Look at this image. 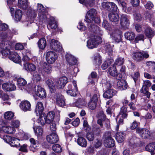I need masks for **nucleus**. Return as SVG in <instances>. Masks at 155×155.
<instances>
[{
	"label": "nucleus",
	"instance_id": "nucleus-1",
	"mask_svg": "<svg viewBox=\"0 0 155 155\" xmlns=\"http://www.w3.org/2000/svg\"><path fill=\"white\" fill-rule=\"evenodd\" d=\"M96 14L97 12L95 9H90L87 12L84 21L89 23H91L93 21L96 23H99L100 20L98 18L95 17Z\"/></svg>",
	"mask_w": 155,
	"mask_h": 155
},
{
	"label": "nucleus",
	"instance_id": "nucleus-2",
	"mask_svg": "<svg viewBox=\"0 0 155 155\" xmlns=\"http://www.w3.org/2000/svg\"><path fill=\"white\" fill-rule=\"evenodd\" d=\"M101 41V39L100 37L92 36L87 42V46L89 49L96 48Z\"/></svg>",
	"mask_w": 155,
	"mask_h": 155
},
{
	"label": "nucleus",
	"instance_id": "nucleus-3",
	"mask_svg": "<svg viewBox=\"0 0 155 155\" xmlns=\"http://www.w3.org/2000/svg\"><path fill=\"white\" fill-rule=\"evenodd\" d=\"M104 144L106 147H114L115 145V141L111 137V133L107 132L104 134Z\"/></svg>",
	"mask_w": 155,
	"mask_h": 155
},
{
	"label": "nucleus",
	"instance_id": "nucleus-4",
	"mask_svg": "<svg viewBox=\"0 0 155 155\" xmlns=\"http://www.w3.org/2000/svg\"><path fill=\"white\" fill-rule=\"evenodd\" d=\"M57 54L54 51H50L47 52L45 57L47 62L49 64L54 63L58 58Z\"/></svg>",
	"mask_w": 155,
	"mask_h": 155
},
{
	"label": "nucleus",
	"instance_id": "nucleus-5",
	"mask_svg": "<svg viewBox=\"0 0 155 155\" xmlns=\"http://www.w3.org/2000/svg\"><path fill=\"white\" fill-rule=\"evenodd\" d=\"M149 55L146 52L137 51L134 53L133 58L135 61H140L143 60L144 58H147L149 57Z\"/></svg>",
	"mask_w": 155,
	"mask_h": 155
},
{
	"label": "nucleus",
	"instance_id": "nucleus-6",
	"mask_svg": "<svg viewBox=\"0 0 155 155\" xmlns=\"http://www.w3.org/2000/svg\"><path fill=\"white\" fill-rule=\"evenodd\" d=\"M5 44L2 43L0 44V48L2 49L1 53L3 57H8L12 52L10 50L11 47L8 44H7V43Z\"/></svg>",
	"mask_w": 155,
	"mask_h": 155
},
{
	"label": "nucleus",
	"instance_id": "nucleus-7",
	"mask_svg": "<svg viewBox=\"0 0 155 155\" xmlns=\"http://www.w3.org/2000/svg\"><path fill=\"white\" fill-rule=\"evenodd\" d=\"M67 82V78L65 76L62 77L55 81V85L58 89H61L64 87Z\"/></svg>",
	"mask_w": 155,
	"mask_h": 155
},
{
	"label": "nucleus",
	"instance_id": "nucleus-8",
	"mask_svg": "<svg viewBox=\"0 0 155 155\" xmlns=\"http://www.w3.org/2000/svg\"><path fill=\"white\" fill-rule=\"evenodd\" d=\"M6 142L8 143L11 147H18L20 145L19 143V140L16 138L10 136H6V138H5Z\"/></svg>",
	"mask_w": 155,
	"mask_h": 155
},
{
	"label": "nucleus",
	"instance_id": "nucleus-9",
	"mask_svg": "<svg viewBox=\"0 0 155 155\" xmlns=\"http://www.w3.org/2000/svg\"><path fill=\"white\" fill-rule=\"evenodd\" d=\"M72 83L74 86L73 88H72L71 84H69L68 86V89L67 90V92L68 94L70 95L71 96H75L76 95V92L78 91V88L76 81H73Z\"/></svg>",
	"mask_w": 155,
	"mask_h": 155
},
{
	"label": "nucleus",
	"instance_id": "nucleus-10",
	"mask_svg": "<svg viewBox=\"0 0 155 155\" xmlns=\"http://www.w3.org/2000/svg\"><path fill=\"white\" fill-rule=\"evenodd\" d=\"M136 132L143 138H148L150 136V132L147 129L138 128Z\"/></svg>",
	"mask_w": 155,
	"mask_h": 155
},
{
	"label": "nucleus",
	"instance_id": "nucleus-11",
	"mask_svg": "<svg viewBox=\"0 0 155 155\" xmlns=\"http://www.w3.org/2000/svg\"><path fill=\"white\" fill-rule=\"evenodd\" d=\"M35 90L36 94L40 97L44 98L46 97L47 94L45 91L41 86H36L35 87Z\"/></svg>",
	"mask_w": 155,
	"mask_h": 155
},
{
	"label": "nucleus",
	"instance_id": "nucleus-12",
	"mask_svg": "<svg viewBox=\"0 0 155 155\" xmlns=\"http://www.w3.org/2000/svg\"><path fill=\"white\" fill-rule=\"evenodd\" d=\"M50 48L57 51H59L62 49V47L60 45V43L54 39L51 40L50 44Z\"/></svg>",
	"mask_w": 155,
	"mask_h": 155
},
{
	"label": "nucleus",
	"instance_id": "nucleus-13",
	"mask_svg": "<svg viewBox=\"0 0 155 155\" xmlns=\"http://www.w3.org/2000/svg\"><path fill=\"white\" fill-rule=\"evenodd\" d=\"M120 24L121 27L127 28L130 24L129 18L127 15L122 14L121 16Z\"/></svg>",
	"mask_w": 155,
	"mask_h": 155
},
{
	"label": "nucleus",
	"instance_id": "nucleus-14",
	"mask_svg": "<svg viewBox=\"0 0 155 155\" xmlns=\"http://www.w3.org/2000/svg\"><path fill=\"white\" fill-rule=\"evenodd\" d=\"M46 139L49 143L53 144L57 142L59 138L57 134L53 132L47 136Z\"/></svg>",
	"mask_w": 155,
	"mask_h": 155
},
{
	"label": "nucleus",
	"instance_id": "nucleus-15",
	"mask_svg": "<svg viewBox=\"0 0 155 155\" xmlns=\"http://www.w3.org/2000/svg\"><path fill=\"white\" fill-rule=\"evenodd\" d=\"M108 72L109 74L112 76H116V79L119 80L121 79V77L120 74H118L116 68L114 65L110 67L108 69Z\"/></svg>",
	"mask_w": 155,
	"mask_h": 155
},
{
	"label": "nucleus",
	"instance_id": "nucleus-16",
	"mask_svg": "<svg viewBox=\"0 0 155 155\" xmlns=\"http://www.w3.org/2000/svg\"><path fill=\"white\" fill-rule=\"evenodd\" d=\"M8 58L10 60L17 63H20L21 61L20 57L14 51H12L11 54L9 55Z\"/></svg>",
	"mask_w": 155,
	"mask_h": 155
},
{
	"label": "nucleus",
	"instance_id": "nucleus-17",
	"mask_svg": "<svg viewBox=\"0 0 155 155\" xmlns=\"http://www.w3.org/2000/svg\"><path fill=\"white\" fill-rule=\"evenodd\" d=\"M91 27L92 31L96 35H94V36H97L100 37L99 35L103 34V31L99 27L93 24H91Z\"/></svg>",
	"mask_w": 155,
	"mask_h": 155
},
{
	"label": "nucleus",
	"instance_id": "nucleus-18",
	"mask_svg": "<svg viewBox=\"0 0 155 155\" xmlns=\"http://www.w3.org/2000/svg\"><path fill=\"white\" fill-rule=\"evenodd\" d=\"M13 33L10 30L2 32L0 34V37L3 39H11L13 35Z\"/></svg>",
	"mask_w": 155,
	"mask_h": 155
},
{
	"label": "nucleus",
	"instance_id": "nucleus-19",
	"mask_svg": "<svg viewBox=\"0 0 155 155\" xmlns=\"http://www.w3.org/2000/svg\"><path fill=\"white\" fill-rule=\"evenodd\" d=\"M2 89L5 91H12L16 89L15 86L11 83H5L2 84Z\"/></svg>",
	"mask_w": 155,
	"mask_h": 155
},
{
	"label": "nucleus",
	"instance_id": "nucleus-20",
	"mask_svg": "<svg viewBox=\"0 0 155 155\" xmlns=\"http://www.w3.org/2000/svg\"><path fill=\"white\" fill-rule=\"evenodd\" d=\"M20 106L23 110L26 111L30 110L31 105L28 101L25 100L21 102Z\"/></svg>",
	"mask_w": 155,
	"mask_h": 155
},
{
	"label": "nucleus",
	"instance_id": "nucleus-21",
	"mask_svg": "<svg viewBox=\"0 0 155 155\" xmlns=\"http://www.w3.org/2000/svg\"><path fill=\"white\" fill-rule=\"evenodd\" d=\"M117 87L120 90H123L127 88V85L125 81L120 79L117 82Z\"/></svg>",
	"mask_w": 155,
	"mask_h": 155
},
{
	"label": "nucleus",
	"instance_id": "nucleus-22",
	"mask_svg": "<svg viewBox=\"0 0 155 155\" xmlns=\"http://www.w3.org/2000/svg\"><path fill=\"white\" fill-rule=\"evenodd\" d=\"M1 129L4 132L8 134H13L15 131V129L13 127L6 125L2 126V127H0V131Z\"/></svg>",
	"mask_w": 155,
	"mask_h": 155
},
{
	"label": "nucleus",
	"instance_id": "nucleus-23",
	"mask_svg": "<svg viewBox=\"0 0 155 155\" xmlns=\"http://www.w3.org/2000/svg\"><path fill=\"white\" fill-rule=\"evenodd\" d=\"M66 58L67 61L69 65H73L76 64L77 62L76 59L71 54H66Z\"/></svg>",
	"mask_w": 155,
	"mask_h": 155
},
{
	"label": "nucleus",
	"instance_id": "nucleus-24",
	"mask_svg": "<svg viewBox=\"0 0 155 155\" xmlns=\"http://www.w3.org/2000/svg\"><path fill=\"white\" fill-rule=\"evenodd\" d=\"M55 98L57 104L58 106L62 107L65 105V102L63 96L60 94H56Z\"/></svg>",
	"mask_w": 155,
	"mask_h": 155
},
{
	"label": "nucleus",
	"instance_id": "nucleus-25",
	"mask_svg": "<svg viewBox=\"0 0 155 155\" xmlns=\"http://www.w3.org/2000/svg\"><path fill=\"white\" fill-rule=\"evenodd\" d=\"M108 17L110 21L115 24H117L119 19V17L117 13H110L109 14Z\"/></svg>",
	"mask_w": 155,
	"mask_h": 155
},
{
	"label": "nucleus",
	"instance_id": "nucleus-26",
	"mask_svg": "<svg viewBox=\"0 0 155 155\" xmlns=\"http://www.w3.org/2000/svg\"><path fill=\"white\" fill-rule=\"evenodd\" d=\"M116 92V91L113 89H108L104 93L103 96L104 98H110L115 95Z\"/></svg>",
	"mask_w": 155,
	"mask_h": 155
},
{
	"label": "nucleus",
	"instance_id": "nucleus-27",
	"mask_svg": "<svg viewBox=\"0 0 155 155\" xmlns=\"http://www.w3.org/2000/svg\"><path fill=\"white\" fill-rule=\"evenodd\" d=\"M146 36L148 38H151L154 35V31L150 27L147 26L144 30V32Z\"/></svg>",
	"mask_w": 155,
	"mask_h": 155
},
{
	"label": "nucleus",
	"instance_id": "nucleus-28",
	"mask_svg": "<svg viewBox=\"0 0 155 155\" xmlns=\"http://www.w3.org/2000/svg\"><path fill=\"white\" fill-rule=\"evenodd\" d=\"M44 107L43 104L41 102H38L36 105L35 111L38 115V114L40 115L42 113Z\"/></svg>",
	"mask_w": 155,
	"mask_h": 155
},
{
	"label": "nucleus",
	"instance_id": "nucleus-29",
	"mask_svg": "<svg viewBox=\"0 0 155 155\" xmlns=\"http://www.w3.org/2000/svg\"><path fill=\"white\" fill-rule=\"evenodd\" d=\"M37 9L39 13L38 15L40 16V18L42 19L43 18H44V12L45 10V8L42 4H38Z\"/></svg>",
	"mask_w": 155,
	"mask_h": 155
},
{
	"label": "nucleus",
	"instance_id": "nucleus-30",
	"mask_svg": "<svg viewBox=\"0 0 155 155\" xmlns=\"http://www.w3.org/2000/svg\"><path fill=\"white\" fill-rule=\"evenodd\" d=\"M155 149V142L150 143L147 144L145 147L146 150L150 152L152 155L154 153Z\"/></svg>",
	"mask_w": 155,
	"mask_h": 155
},
{
	"label": "nucleus",
	"instance_id": "nucleus-31",
	"mask_svg": "<svg viewBox=\"0 0 155 155\" xmlns=\"http://www.w3.org/2000/svg\"><path fill=\"white\" fill-rule=\"evenodd\" d=\"M125 135V134L124 132H117L116 134V139L118 142L121 143L124 141Z\"/></svg>",
	"mask_w": 155,
	"mask_h": 155
},
{
	"label": "nucleus",
	"instance_id": "nucleus-32",
	"mask_svg": "<svg viewBox=\"0 0 155 155\" xmlns=\"http://www.w3.org/2000/svg\"><path fill=\"white\" fill-rule=\"evenodd\" d=\"M39 119L37 120V122L39 125L43 126L46 123L47 124V120L45 117L44 113L40 115Z\"/></svg>",
	"mask_w": 155,
	"mask_h": 155
},
{
	"label": "nucleus",
	"instance_id": "nucleus-33",
	"mask_svg": "<svg viewBox=\"0 0 155 155\" xmlns=\"http://www.w3.org/2000/svg\"><path fill=\"white\" fill-rule=\"evenodd\" d=\"M55 114L54 112L51 111L48 113L47 115L45 116L47 120V124H50L52 122L54 117Z\"/></svg>",
	"mask_w": 155,
	"mask_h": 155
},
{
	"label": "nucleus",
	"instance_id": "nucleus-34",
	"mask_svg": "<svg viewBox=\"0 0 155 155\" xmlns=\"http://www.w3.org/2000/svg\"><path fill=\"white\" fill-rule=\"evenodd\" d=\"M48 29L51 28L53 29H55L57 27V25L56 21L54 18H51L50 21L49 22L47 26Z\"/></svg>",
	"mask_w": 155,
	"mask_h": 155
},
{
	"label": "nucleus",
	"instance_id": "nucleus-35",
	"mask_svg": "<svg viewBox=\"0 0 155 155\" xmlns=\"http://www.w3.org/2000/svg\"><path fill=\"white\" fill-rule=\"evenodd\" d=\"M24 67L26 70L27 71H32L36 69V67L35 65L31 63H25L24 64Z\"/></svg>",
	"mask_w": 155,
	"mask_h": 155
},
{
	"label": "nucleus",
	"instance_id": "nucleus-36",
	"mask_svg": "<svg viewBox=\"0 0 155 155\" xmlns=\"http://www.w3.org/2000/svg\"><path fill=\"white\" fill-rule=\"evenodd\" d=\"M46 83L51 92L55 91V85L53 82L50 79H48L46 81Z\"/></svg>",
	"mask_w": 155,
	"mask_h": 155
},
{
	"label": "nucleus",
	"instance_id": "nucleus-37",
	"mask_svg": "<svg viewBox=\"0 0 155 155\" xmlns=\"http://www.w3.org/2000/svg\"><path fill=\"white\" fill-rule=\"evenodd\" d=\"M18 6L22 9H26L28 6L27 0H18Z\"/></svg>",
	"mask_w": 155,
	"mask_h": 155
},
{
	"label": "nucleus",
	"instance_id": "nucleus-38",
	"mask_svg": "<svg viewBox=\"0 0 155 155\" xmlns=\"http://www.w3.org/2000/svg\"><path fill=\"white\" fill-rule=\"evenodd\" d=\"M79 2L82 4H84L87 7L89 6L92 7L94 5V0H79Z\"/></svg>",
	"mask_w": 155,
	"mask_h": 155
},
{
	"label": "nucleus",
	"instance_id": "nucleus-39",
	"mask_svg": "<svg viewBox=\"0 0 155 155\" xmlns=\"http://www.w3.org/2000/svg\"><path fill=\"white\" fill-rule=\"evenodd\" d=\"M22 16V11L20 9L17 10L15 12V19L16 21H19Z\"/></svg>",
	"mask_w": 155,
	"mask_h": 155
},
{
	"label": "nucleus",
	"instance_id": "nucleus-40",
	"mask_svg": "<svg viewBox=\"0 0 155 155\" xmlns=\"http://www.w3.org/2000/svg\"><path fill=\"white\" fill-rule=\"evenodd\" d=\"M38 47L40 49H44L46 47V41L44 38L40 39L38 42Z\"/></svg>",
	"mask_w": 155,
	"mask_h": 155
},
{
	"label": "nucleus",
	"instance_id": "nucleus-41",
	"mask_svg": "<svg viewBox=\"0 0 155 155\" xmlns=\"http://www.w3.org/2000/svg\"><path fill=\"white\" fill-rule=\"evenodd\" d=\"M114 61V60L112 58L107 59L102 65L101 68L103 70L106 69L108 67L112 64Z\"/></svg>",
	"mask_w": 155,
	"mask_h": 155
},
{
	"label": "nucleus",
	"instance_id": "nucleus-42",
	"mask_svg": "<svg viewBox=\"0 0 155 155\" xmlns=\"http://www.w3.org/2000/svg\"><path fill=\"white\" fill-rule=\"evenodd\" d=\"M124 36L129 41H132L135 38V34L133 32H127L124 34Z\"/></svg>",
	"mask_w": 155,
	"mask_h": 155
},
{
	"label": "nucleus",
	"instance_id": "nucleus-43",
	"mask_svg": "<svg viewBox=\"0 0 155 155\" xmlns=\"http://www.w3.org/2000/svg\"><path fill=\"white\" fill-rule=\"evenodd\" d=\"M77 143L79 145L83 147H86L87 146V141L83 137H79L78 139Z\"/></svg>",
	"mask_w": 155,
	"mask_h": 155
},
{
	"label": "nucleus",
	"instance_id": "nucleus-44",
	"mask_svg": "<svg viewBox=\"0 0 155 155\" xmlns=\"http://www.w3.org/2000/svg\"><path fill=\"white\" fill-rule=\"evenodd\" d=\"M43 68L44 71L48 74L51 73L52 71V66L50 64H45L43 65Z\"/></svg>",
	"mask_w": 155,
	"mask_h": 155
},
{
	"label": "nucleus",
	"instance_id": "nucleus-45",
	"mask_svg": "<svg viewBox=\"0 0 155 155\" xmlns=\"http://www.w3.org/2000/svg\"><path fill=\"white\" fill-rule=\"evenodd\" d=\"M84 100L81 98H79L77 100L74 104V106L79 108H81L85 104Z\"/></svg>",
	"mask_w": 155,
	"mask_h": 155
},
{
	"label": "nucleus",
	"instance_id": "nucleus-46",
	"mask_svg": "<svg viewBox=\"0 0 155 155\" xmlns=\"http://www.w3.org/2000/svg\"><path fill=\"white\" fill-rule=\"evenodd\" d=\"M14 116V113L10 111L5 112L4 115V117L5 120H9L13 118Z\"/></svg>",
	"mask_w": 155,
	"mask_h": 155
},
{
	"label": "nucleus",
	"instance_id": "nucleus-47",
	"mask_svg": "<svg viewBox=\"0 0 155 155\" xmlns=\"http://www.w3.org/2000/svg\"><path fill=\"white\" fill-rule=\"evenodd\" d=\"M127 111V108L125 107H123L121 108L120 111L118 115V117L121 116L122 118H126L127 116V114L126 113Z\"/></svg>",
	"mask_w": 155,
	"mask_h": 155
},
{
	"label": "nucleus",
	"instance_id": "nucleus-48",
	"mask_svg": "<svg viewBox=\"0 0 155 155\" xmlns=\"http://www.w3.org/2000/svg\"><path fill=\"white\" fill-rule=\"evenodd\" d=\"M33 129L35 131V134L37 136H40L42 135L43 131L42 128L41 127H38L35 128V127H33Z\"/></svg>",
	"mask_w": 155,
	"mask_h": 155
},
{
	"label": "nucleus",
	"instance_id": "nucleus-49",
	"mask_svg": "<svg viewBox=\"0 0 155 155\" xmlns=\"http://www.w3.org/2000/svg\"><path fill=\"white\" fill-rule=\"evenodd\" d=\"M52 149L55 152L60 153L62 151V148L60 145L58 144L54 145L52 146Z\"/></svg>",
	"mask_w": 155,
	"mask_h": 155
},
{
	"label": "nucleus",
	"instance_id": "nucleus-50",
	"mask_svg": "<svg viewBox=\"0 0 155 155\" xmlns=\"http://www.w3.org/2000/svg\"><path fill=\"white\" fill-rule=\"evenodd\" d=\"M114 45L110 44V43H107L105 46V48L107 52H109L110 54L112 52L113 48Z\"/></svg>",
	"mask_w": 155,
	"mask_h": 155
},
{
	"label": "nucleus",
	"instance_id": "nucleus-51",
	"mask_svg": "<svg viewBox=\"0 0 155 155\" xmlns=\"http://www.w3.org/2000/svg\"><path fill=\"white\" fill-rule=\"evenodd\" d=\"M94 62L97 65H99L101 63L102 60L100 55L97 54L94 58Z\"/></svg>",
	"mask_w": 155,
	"mask_h": 155
},
{
	"label": "nucleus",
	"instance_id": "nucleus-52",
	"mask_svg": "<svg viewBox=\"0 0 155 155\" xmlns=\"http://www.w3.org/2000/svg\"><path fill=\"white\" fill-rule=\"evenodd\" d=\"M102 26L106 30L110 31L111 30V28L108 21L106 20H104L102 23Z\"/></svg>",
	"mask_w": 155,
	"mask_h": 155
},
{
	"label": "nucleus",
	"instance_id": "nucleus-53",
	"mask_svg": "<svg viewBox=\"0 0 155 155\" xmlns=\"http://www.w3.org/2000/svg\"><path fill=\"white\" fill-rule=\"evenodd\" d=\"M140 92L141 93L144 94L145 96H147L148 98H150V93L147 90L145 87H144V85L141 88Z\"/></svg>",
	"mask_w": 155,
	"mask_h": 155
},
{
	"label": "nucleus",
	"instance_id": "nucleus-54",
	"mask_svg": "<svg viewBox=\"0 0 155 155\" xmlns=\"http://www.w3.org/2000/svg\"><path fill=\"white\" fill-rule=\"evenodd\" d=\"M103 87L104 90H105L111 89L112 85L110 81L106 82L105 83L103 84Z\"/></svg>",
	"mask_w": 155,
	"mask_h": 155
},
{
	"label": "nucleus",
	"instance_id": "nucleus-55",
	"mask_svg": "<svg viewBox=\"0 0 155 155\" xmlns=\"http://www.w3.org/2000/svg\"><path fill=\"white\" fill-rule=\"evenodd\" d=\"M0 97L4 101L8 100L9 99L8 96L3 93L1 90H0Z\"/></svg>",
	"mask_w": 155,
	"mask_h": 155
},
{
	"label": "nucleus",
	"instance_id": "nucleus-56",
	"mask_svg": "<svg viewBox=\"0 0 155 155\" xmlns=\"http://www.w3.org/2000/svg\"><path fill=\"white\" fill-rule=\"evenodd\" d=\"M97 104L91 100L88 104V107L91 110H94L96 107Z\"/></svg>",
	"mask_w": 155,
	"mask_h": 155
},
{
	"label": "nucleus",
	"instance_id": "nucleus-57",
	"mask_svg": "<svg viewBox=\"0 0 155 155\" xmlns=\"http://www.w3.org/2000/svg\"><path fill=\"white\" fill-rule=\"evenodd\" d=\"M124 63V58H121L117 59L114 63V64L120 66L123 64Z\"/></svg>",
	"mask_w": 155,
	"mask_h": 155
},
{
	"label": "nucleus",
	"instance_id": "nucleus-58",
	"mask_svg": "<svg viewBox=\"0 0 155 155\" xmlns=\"http://www.w3.org/2000/svg\"><path fill=\"white\" fill-rule=\"evenodd\" d=\"M17 83L20 86H24L26 84L27 82L23 78H20L18 79Z\"/></svg>",
	"mask_w": 155,
	"mask_h": 155
},
{
	"label": "nucleus",
	"instance_id": "nucleus-59",
	"mask_svg": "<svg viewBox=\"0 0 155 155\" xmlns=\"http://www.w3.org/2000/svg\"><path fill=\"white\" fill-rule=\"evenodd\" d=\"M8 29V26L6 24L3 23L0 24V31H5Z\"/></svg>",
	"mask_w": 155,
	"mask_h": 155
},
{
	"label": "nucleus",
	"instance_id": "nucleus-60",
	"mask_svg": "<svg viewBox=\"0 0 155 155\" xmlns=\"http://www.w3.org/2000/svg\"><path fill=\"white\" fill-rule=\"evenodd\" d=\"M119 5L122 7L123 10L126 9L127 7V5L126 2L123 0H117Z\"/></svg>",
	"mask_w": 155,
	"mask_h": 155
},
{
	"label": "nucleus",
	"instance_id": "nucleus-61",
	"mask_svg": "<svg viewBox=\"0 0 155 155\" xmlns=\"http://www.w3.org/2000/svg\"><path fill=\"white\" fill-rule=\"evenodd\" d=\"M33 79L34 81L36 82L39 81L41 79V75L37 72H35L33 75Z\"/></svg>",
	"mask_w": 155,
	"mask_h": 155
},
{
	"label": "nucleus",
	"instance_id": "nucleus-62",
	"mask_svg": "<svg viewBox=\"0 0 155 155\" xmlns=\"http://www.w3.org/2000/svg\"><path fill=\"white\" fill-rule=\"evenodd\" d=\"M97 117L98 119H101L102 120H105L106 119L105 116L102 111H100L99 112L97 115Z\"/></svg>",
	"mask_w": 155,
	"mask_h": 155
},
{
	"label": "nucleus",
	"instance_id": "nucleus-63",
	"mask_svg": "<svg viewBox=\"0 0 155 155\" xmlns=\"http://www.w3.org/2000/svg\"><path fill=\"white\" fill-rule=\"evenodd\" d=\"M111 2H104L102 4V7L104 8L107 10H109L110 8V5Z\"/></svg>",
	"mask_w": 155,
	"mask_h": 155
},
{
	"label": "nucleus",
	"instance_id": "nucleus-64",
	"mask_svg": "<svg viewBox=\"0 0 155 155\" xmlns=\"http://www.w3.org/2000/svg\"><path fill=\"white\" fill-rule=\"evenodd\" d=\"M38 144H31L29 150L33 152H36L38 149Z\"/></svg>",
	"mask_w": 155,
	"mask_h": 155
}]
</instances>
